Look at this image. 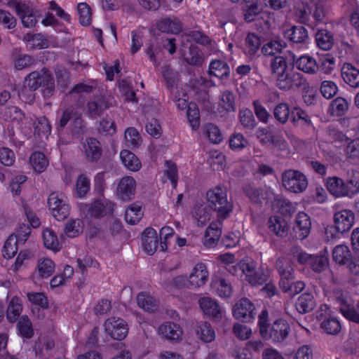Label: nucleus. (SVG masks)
Listing matches in <instances>:
<instances>
[{"mask_svg": "<svg viewBox=\"0 0 359 359\" xmlns=\"http://www.w3.org/2000/svg\"><path fill=\"white\" fill-rule=\"evenodd\" d=\"M29 161L34 170L39 173L43 172L48 165L46 156L39 151L33 153Z\"/></svg>", "mask_w": 359, "mask_h": 359, "instance_id": "ea45409f", "label": "nucleus"}, {"mask_svg": "<svg viewBox=\"0 0 359 359\" xmlns=\"http://www.w3.org/2000/svg\"><path fill=\"white\" fill-rule=\"evenodd\" d=\"M4 118L8 121L20 122L25 118V114L17 107H6L1 113Z\"/></svg>", "mask_w": 359, "mask_h": 359, "instance_id": "de8ad7c7", "label": "nucleus"}, {"mask_svg": "<svg viewBox=\"0 0 359 359\" xmlns=\"http://www.w3.org/2000/svg\"><path fill=\"white\" fill-rule=\"evenodd\" d=\"M204 133L212 143L219 144L222 140V135L219 127L213 123H207L205 126Z\"/></svg>", "mask_w": 359, "mask_h": 359, "instance_id": "603ef678", "label": "nucleus"}, {"mask_svg": "<svg viewBox=\"0 0 359 359\" xmlns=\"http://www.w3.org/2000/svg\"><path fill=\"white\" fill-rule=\"evenodd\" d=\"M88 112L91 118L100 116L109 108V104L102 96H96L87 104Z\"/></svg>", "mask_w": 359, "mask_h": 359, "instance_id": "4be33fe9", "label": "nucleus"}, {"mask_svg": "<svg viewBox=\"0 0 359 359\" xmlns=\"http://www.w3.org/2000/svg\"><path fill=\"white\" fill-rule=\"evenodd\" d=\"M245 6L243 9L244 19L248 22H251L262 13V8L259 4V0H244Z\"/></svg>", "mask_w": 359, "mask_h": 359, "instance_id": "c756f323", "label": "nucleus"}, {"mask_svg": "<svg viewBox=\"0 0 359 359\" xmlns=\"http://www.w3.org/2000/svg\"><path fill=\"white\" fill-rule=\"evenodd\" d=\"M316 41L317 46L323 50H330L334 43V38L333 34L327 29H319L316 34Z\"/></svg>", "mask_w": 359, "mask_h": 359, "instance_id": "c85d7f7f", "label": "nucleus"}, {"mask_svg": "<svg viewBox=\"0 0 359 359\" xmlns=\"http://www.w3.org/2000/svg\"><path fill=\"white\" fill-rule=\"evenodd\" d=\"M295 64L299 70L308 74H315L318 69L316 60L312 57L307 55L299 57Z\"/></svg>", "mask_w": 359, "mask_h": 359, "instance_id": "c9c22d12", "label": "nucleus"}, {"mask_svg": "<svg viewBox=\"0 0 359 359\" xmlns=\"http://www.w3.org/2000/svg\"><path fill=\"white\" fill-rule=\"evenodd\" d=\"M136 299L138 306L147 312H154L158 309L157 301L147 293H139Z\"/></svg>", "mask_w": 359, "mask_h": 359, "instance_id": "f704fd0d", "label": "nucleus"}, {"mask_svg": "<svg viewBox=\"0 0 359 359\" xmlns=\"http://www.w3.org/2000/svg\"><path fill=\"white\" fill-rule=\"evenodd\" d=\"M17 20L15 17L8 11L0 9V25L4 28L12 29L15 27Z\"/></svg>", "mask_w": 359, "mask_h": 359, "instance_id": "338daca9", "label": "nucleus"}, {"mask_svg": "<svg viewBox=\"0 0 359 359\" xmlns=\"http://www.w3.org/2000/svg\"><path fill=\"white\" fill-rule=\"evenodd\" d=\"M158 332L165 339L170 341H177L182 335L180 326L174 323L168 322L158 327Z\"/></svg>", "mask_w": 359, "mask_h": 359, "instance_id": "a878e982", "label": "nucleus"}, {"mask_svg": "<svg viewBox=\"0 0 359 359\" xmlns=\"http://www.w3.org/2000/svg\"><path fill=\"white\" fill-rule=\"evenodd\" d=\"M283 187L293 193L303 192L308 186V180L304 174L296 170H287L282 174Z\"/></svg>", "mask_w": 359, "mask_h": 359, "instance_id": "7ed1b4c3", "label": "nucleus"}, {"mask_svg": "<svg viewBox=\"0 0 359 359\" xmlns=\"http://www.w3.org/2000/svg\"><path fill=\"white\" fill-rule=\"evenodd\" d=\"M158 237L155 229L148 227L142 233V246L149 255H153L158 248Z\"/></svg>", "mask_w": 359, "mask_h": 359, "instance_id": "f3484780", "label": "nucleus"}, {"mask_svg": "<svg viewBox=\"0 0 359 359\" xmlns=\"http://www.w3.org/2000/svg\"><path fill=\"white\" fill-rule=\"evenodd\" d=\"M142 215L141 206L135 203L132 204L126 210V222L130 224H135L141 219Z\"/></svg>", "mask_w": 359, "mask_h": 359, "instance_id": "49530a36", "label": "nucleus"}, {"mask_svg": "<svg viewBox=\"0 0 359 359\" xmlns=\"http://www.w3.org/2000/svg\"><path fill=\"white\" fill-rule=\"evenodd\" d=\"M285 36L296 43H304L309 39L308 32L302 26H292L285 31Z\"/></svg>", "mask_w": 359, "mask_h": 359, "instance_id": "cd10ccee", "label": "nucleus"}, {"mask_svg": "<svg viewBox=\"0 0 359 359\" xmlns=\"http://www.w3.org/2000/svg\"><path fill=\"white\" fill-rule=\"evenodd\" d=\"M20 334L25 338L30 339L34 334L32 324L27 316H22L17 323Z\"/></svg>", "mask_w": 359, "mask_h": 359, "instance_id": "a19ab883", "label": "nucleus"}, {"mask_svg": "<svg viewBox=\"0 0 359 359\" xmlns=\"http://www.w3.org/2000/svg\"><path fill=\"white\" fill-rule=\"evenodd\" d=\"M198 304L201 310L205 315L214 318H222V311L219 304L210 297L199 299Z\"/></svg>", "mask_w": 359, "mask_h": 359, "instance_id": "393cba45", "label": "nucleus"}, {"mask_svg": "<svg viewBox=\"0 0 359 359\" xmlns=\"http://www.w3.org/2000/svg\"><path fill=\"white\" fill-rule=\"evenodd\" d=\"M114 207V203L111 202L96 200L89 206L88 211L92 217L100 218L112 213Z\"/></svg>", "mask_w": 359, "mask_h": 359, "instance_id": "a211bd4d", "label": "nucleus"}, {"mask_svg": "<svg viewBox=\"0 0 359 359\" xmlns=\"http://www.w3.org/2000/svg\"><path fill=\"white\" fill-rule=\"evenodd\" d=\"M48 205L52 215L58 221L66 219L69 215V206L58 193L53 192L49 195Z\"/></svg>", "mask_w": 359, "mask_h": 359, "instance_id": "0eeeda50", "label": "nucleus"}, {"mask_svg": "<svg viewBox=\"0 0 359 359\" xmlns=\"http://www.w3.org/2000/svg\"><path fill=\"white\" fill-rule=\"evenodd\" d=\"M54 269L55 264L51 259L46 258L39 262L38 272L41 278H44L50 276L54 272Z\"/></svg>", "mask_w": 359, "mask_h": 359, "instance_id": "13d9d810", "label": "nucleus"}, {"mask_svg": "<svg viewBox=\"0 0 359 359\" xmlns=\"http://www.w3.org/2000/svg\"><path fill=\"white\" fill-rule=\"evenodd\" d=\"M44 245L48 249H50L55 251L60 250V243L58 242L57 236L53 230L46 229L43 233Z\"/></svg>", "mask_w": 359, "mask_h": 359, "instance_id": "6e6d98bb", "label": "nucleus"}, {"mask_svg": "<svg viewBox=\"0 0 359 359\" xmlns=\"http://www.w3.org/2000/svg\"><path fill=\"white\" fill-rule=\"evenodd\" d=\"M196 332L198 338L203 342L208 343L215 338L214 330L207 322H200L197 324Z\"/></svg>", "mask_w": 359, "mask_h": 359, "instance_id": "72a5a7b5", "label": "nucleus"}, {"mask_svg": "<svg viewBox=\"0 0 359 359\" xmlns=\"http://www.w3.org/2000/svg\"><path fill=\"white\" fill-rule=\"evenodd\" d=\"M354 213L348 210L337 212L334 215V222L337 231L339 233L348 231L354 223Z\"/></svg>", "mask_w": 359, "mask_h": 359, "instance_id": "1a4fd4ad", "label": "nucleus"}, {"mask_svg": "<svg viewBox=\"0 0 359 359\" xmlns=\"http://www.w3.org/2000/svg\"><path fill=\"white\" fill-rule=\"evenodd\" d=\"M270 67L272 74L278 75L288 70L287 59L283 56H276L271 60Z\"/></svg>", "mask_w": 359, "mask_h": 359, "instance_id": "37998d69", "label": "nucleus"}, {"mask_svg": "<svg viewBox=\"0 0 359 359\" xmlns=\"http://www.w3.org/2000/svg\"><path fill=\"white\" fill-rule=\"evenodd\" d=\"M255 307L248 298H242L233 308V316L243 322L250 323L255 316Z\"/></svg>", "mask_w": 359, "mask_h": 359, "instance_id": "6e6552de", "label": "nucleus"}, {"mask_svg": "<svg viewBox=\"0 0 359 359\" xmlns=\"http://www.w3.org/2000/svg\"><path fill=\"white\" fill-rule=\"evenodd\" d=\"M104 326L107 334L115 340L121 341L124 339L128 332L126 322L120 318L111 317L107 318Z\"/></svg>", "mask_w": 359, "mask_h": 359, "instance_id": "39448f33", "label": "nucleus"}, {"mask_svg": "<svg viewBox=\"0 0 359 359\" xmlns=\"http://www.w3.org/2000/svg\"><path fill=\"white\" fill-rule=\"evenodd\" d=\"M341 77L344 82L352 88L359 87V69L351 63L346 62L341 69Z\"/></svg>", "mask_w": 359, "mask_h": 359, "instance_id": "6ab92c4d", "label": "nucleus"}, {"mask_svg": "<svg viewBox=\"0 0 359 359\" xmlns=\"http://www.w3.org/2000/svg\"><path fill=\"white\" fill-rule=\"evenodd\" d=\"M208 206L217 212V219L224 220L233 211V205L227 198V187L222 184L215 186L206 193Z\"/></svg>", "mask_w": 359, "mask_h": 359, "instance_id": "f257e3e1", "label": "nucleus"}, {"mask_svg": "<svg viewBox=\"0 0 359 359\" xmlns=\"http://www.w3.org/2000/svg\"><path fill=\"white\" fill-rule=\"evenodd\" d=\"M208 72L210 76H215L224 79L229 78L230 69L227 63L224 60H215L210 62Z\"/></svg>", "mask_w": 359, "mask_h": 359, "instance_id": "b1692460", "label": "nucleus"}, {"mask_svg": "<svg viewBox=\"0 0 359 359\" xmlns=\"http://www.w3.org/2000/svg\"><path fill=\"white\" fill-rule=\"evenodd\" d=\"M316 306L314 296L309 292L303 293L296 302V308L300 313H306L313 311Z\"/></svg>", "mask_w": 359, "mask_h": 359, "instance_id": "bb28decb", "label": "nucleus"}, {"mask_svg": "<svg viewBox=\"0 0 359 359\" xmlns=\"http://www.w3.org/2000/svg\"><path fill=\"white\" fill-rule=\"evenodd\" d=\"M339 310L341 314L348 320L359 324V301L357 303L356 309L347 304L343 299H339Z\"/></svg>", "mask_w": 359, "mask_h": 359, "instance_id": "7c9ffc66", "label": "nucleus"}, {"mask_svg": "<svg viewBox=\"0 0 359 359\" xmlns=\"http://www.w3.org/2000/svg\"><path fill=\"white\" fill-rule=\"evenodd\" d=\"M311 222L309 216L304 212H299L295 219L293 230L296 237L300 240L305 239L310 233Z\"/></svg>", "mask_w": 359, "mask_h": 359, "instance_id": "9b49d317", "label": "nucleus"}, {"mask_svg": "<svg viewBox=\"0 0 359 359\" xmlns=\"http://www.w3.org/2000/svg\"><path fill=\"white\" fill-rule=\"evenodd\" d=\"M222 220L217 219L211 222L206 229L203 239V244L206 247H214L218 242L222 234Z\"/></svg>", "mask_w": 359, "mask_h": 359, "instance_id": "2eb2a0df", "label": "nucleus"}, {"mask_svg": "<svg viewBox=\"0 0 359 359\" xmlns=\"http://www.w3.org/2000/svg\"><path fill=\"white\" fill-rule=\"evenodd\" d=\"M332 257L339 265L348 264L353 258L350 249L345 245H337L332 250Z\"/></svg>", "mask_w": 359, "mask_h": 359, "instance_id": "2f4dec72", "label": "nucleus"}, {"mask_svg": "<svg viewBox=\"0 0 359 359\" xmlns=\"http://www.w3.org/2000/svg\"><path fill=\"white\" fill-rule=\"evenodd\" d=\"M18 239L13 235H11L6 241L3 248V255L5 258H12L18 251Z\"/></svg>", "mask_w": 359, "mask_h": 359, "instance_id": "864d4df0", "label": "nucleus"}, {"mask_svg": "<svg viewBox=\"0 0 359 359\" xmlns=\"http://www.w3.org/2000/svg\"><path fill=\"white\" fill-rule=\"evenodd\" d=\"M208 278V271L204 264H197L190 273L188 283L194 288L199 287L205 284Z\"/></svg>", "mask_w": 359, "mask_h": 359, "instance_id": "f8f14e48", "label": "nucleus"}, {"mask_svg": "<svg viewBox=\"0 0 359 359\" xmlns=\"http://www.w3.org/2000/svg\"><path fill=\"white\" fill-rule=\"evenodd\" d=\"M25 86L30 90H35L42 87V93L44 97H51L55 91V82L51 73L43 68L40 71H34L29 74L25 79Z\"/></svg>", "mask_w": 359, "mask_h": 359, "instance_id": "f03ea898", "label": "nucleus"}, {"mask_svg": "<svg viewBox=\"0 0 359 359\" xmlns=\"http://www.w3.org/2000/svg\"><path fill=\"white\" fill-rule=\"evenodd\" d=\"M296 259L299 264L306 265L316 273H321L326 269L329 260L323 255H311L304 251L298 252Z\"/></svg>", "mask_w": 359, "mask_h": 359, "instance_id": "20e7f679", "label": "nucleus"}, {"mask_svg": "<svg viewBox=\"0 0 359 359\" xmlns=\"http://www.w3.org/2000/svg\"><path fill=\"white\" fill-rule=\"evenodd\" d=\"M320 93L326 99L332 98L338 92L337 84L332 81H323L320 85Z\"/></svg>", "mask_w": 359, "mask_h": 359, "instance_id": "e2e57ef3", "label": "nucleus"}, {"mask_svg": "<svg viewBox=\"0 0 359 359\" xmlns=\"http://www.w3.org/2000/svg\"><path fill=\"white\" fill-rule=\"evenodd\" d=\"M299 121H302L304 126H313L308 114L299 107H294L291 111V121L296 125Z\"/></svg>", "mask_w": 359, "mask_h": 359, "instance_id": "8fccbe9b", "label": "nucleus"}, {"mask_svg": "<svg viewBox=\"0 0 359 359\" xmlns=\"http://www.w3.org/2000/svg\"><path fill=\"white\" fill-rule=\"evenodd\" d=\"M22 311V306L20 299L16 296L13 297L9 302L6 310L8 321L11 323H15L21 314Z\"/></svg>", "mask_w": 359, "mask_h": 359, "instance_id": "473e14b6", "label": "nucleus"}, {"mask_svg": "<svg viewBox=\"0 0 359 359\" xmlns=\"http://www.w3.org/2000/svg\"><path fill=\"white\" fill-rule=\"evenodd\" d=\"M125 139L131 148L139 147L142 142L141 137L135 128H128L126 130Z\"/></svg>", "mask_w": 359, "mask_h": 359, "instance_id": "0e129e2a", "label": "nucleus"}, {"mask_svg": "<svg viewBox=\"0 0 359 359\" xmlns=\"http://www.w3.org/2000/svg\"><path fill=\"white\" fill-rule=\"evenodd\" d=\"M275 266L280 277H292V275H294V270L291 262L285 257H280L278 258Z\"/></svg>", "mask_w": 359, "mask_h": 359, "instance_id": "58836bf2", "label": "nucleus"}, {"mask_svg": "<svg viewBox=\"0 0 359 359\" xmlns=\"http://www.w3.org/2000/svg\"><path fill=\"white\" fill-rule=\"evenodd\" d=\"M193 217L196 219L198 226H203L210 220V215L203 205H195Z\"/></svg>", "mask_w": 359, "mask_h": 359, "instance_id": "680f3d73", "label": "nucleus"}, {"mask_svg": "<svg viewBox=\"0 0 359 359\" xmlns=\"http://www.w3.org/2000/svg\"><path fill=\"white\" fill-rule=\"evenodd\" d=\"M332 113L337 116H343L348 109V102L344 97H337L330 105Z\"/></svg>", "mask_w": 359, "mask_h": 359, "instance_id": "5fc2aeb1", "label": "nucleus"}, {"mask_svg": "<svg viewBox=\"0 0 359 359\" xmlns=\"http://www.w3.org/2000/svg\"><path fill=\"white\" fill-rule=\"evenodd\" d=\"M247 54L252 57L259 50L261 46L260 38L254 33H249L245 37Z\"/></svg>", "mask_w": 359, "mask_h": 359, "instance_id": "a18cd8bd", "label": "nucleus"}, {"mask_svg": "<svg viewBox=\"0 0 359 359\" xmlns=\"http://www.w3.org/2000/svg\"><path fill=\"white\" fill-rule=\"evenodd\" d=\"M221 109L226 112H233L235 111V97L231 91H224L221 95L218 107L219 113L222 112V111L220 110Z\"/></svg>", "mask_w": 359, "mask_h": 359, "instance_id": "4c0bfd02", "label": "nucleus"}, {"mask_svg": "<svg viewBox=\"0 0 359 359\" xmlns=\"http://www.w3.org/2000/svg\"><path fill=\"white\" fill-rule=\"evenodd\" d=\"M290 111L289 105L283 102L277 104L273 109L274 118L280 123L285 124L289 118Z\"/></svg>", "mask_w": 359, "mask_h": 359, "instance_id": "3c124183", "label": "nucleus"}, {"mask_svg": "<svg viewBox=\"0 0 359 359\" xmlns=\"http://www.w3.org/2000/svg\"><path fill=\"white\" fill-rule=\"evenodd\" d=\"M136 182L132 177H124L118 183L117 193L123 201L131 200L135 196Z\"/></svg>", "mask_w": 359, "mask_h": 359, "instance_id": "ddd939ff", "label": "nucleus"}, {"mask_svg": "<svg viewBox=\"0 0 359 359\" xmlns=\"http://www.w3.org/2000/svg\"><path fill=\"white\" fill-rule=\"evenodd\" d=\"M120 158L123 164L131 171H137L141 167V163L137 157L129 150H122Z\"/></svg>", "mask_w": 359, "mask_h": 359, "instance_id": "e433bc0d", "label": "nucleus"}, {"mask_svg": "<svg viewBox=\"0 0 359 359\" xmlns=\"http://www.w3.org/2000/svg\"><path fill=\"white\" fill-rule=\"evenodd\" d=\"M239 120L243 128L248 130L254 129L257 125L252 111L248 109L240 110Z\"/></svg>", "mask_w": 359, "mask_h": 359, "instance_id": "09e8293b", "label": "nucleus"}, {"mask_svg": "<svg viewBox=\"0 0 359 359\" xmlns=\"http://www.w3.org/2000/svg\"><path fill=\"white\" fill-rule=\"evenodd\" d=\"M279 212L285 216L291 215L295 211V208L287 199L279 198L276 199Z\"/></svg>", "mask_w": 359, "mask_h": 359, "instance_id": "774afa93", "label": "nucleus"}, {"mask_svg": "<svg viewBox=\"0 0 359 359\" xmlns=\"http://www.w3.org/2000/svg\"><path fill=\"white\" fill-rule=\"evenodd\" d=\"M86 159L88 162H97L101 157L102 149L95 138H88L83 145Z\"/></svg>", "mask_w": 359, "mask_h": 359, "instance_id": "dca6fc26", "label": "nucleus"}, {"mask_svg": "<svg viewBox=\"0 0 359 359\" xmlns=\"http://www.w3.org/2000/svg\"><path fill=\"white\" fill-rule=\"evenodd\" d=\"M18 15L21 18L25 27H32L37 22L35 11L25 4L15 2L14 5Z\"/></svg>", "mask_w": 359, "mask_h": 359, "instance_id": "9d476101", "label": "nucleus"}, {"mask_svg": "<svg viewBox=\"0 0 359 359\" xmlns=\"http://www.w3.org/2000/svg\"><path fill=\"white\" fill-rule=\"evenodd\" d=\"M268 228L276 236L284 238L288 233L287 222L280 216H271L268 220Z\"/></svg>", "mask_w": 359, "mask_h": 359, "instance_id": "aec40b11", "label": "nucleus"}, {"mask_svg": "<svg viewBox=\"0 0 359 359\" xmlns=\"http://www.w3.org/2000/svg\"><path fill=\"white\" fill-rule=\"evenodd\" d=\"M156 27L162 32L178 34L182 29V24L177 18H165L157 22Z\"/></svg>", "mask_w": 359, "mask_h": 359, "instance_id": "5701e85b", "label": "nucleus"}, {"mask_svg": "<svg viewBox=\"0 0 359 359\" xmlns=\"http://www.w3.org/2000/svg\"><path fill=\"white\" fill-rule=\"evenodd\" d=\"M321 328L328 334L336 335L341 330V326L339 321L333 317H330L325 319L320 325Z\"/></svg>", "mask_w": 359, "mask_h": 359, "instance_id": "c03bdc74", "label": "nucleus"}, {"mask_svg": "<svg viewBox=\"0 0 359 359\" xmlns=\"http://www.w3.org/2000/svg\"><path fill=\"white\" fill-rule=\"evenodd\" d=\"M82 224L79 219L69 220L65 225V234L70 238L79 236L82 232Z\"/></svg>", "mask_w": 359, "mask_h": 359, "instance_id": "bf43d9fd", "label": "nucleus"}, {"mask_svg": "<svg viewBox=\"0 0 359 359\" xmlns=\"http://www.w3.org/2000/svg\"><path fill=\"white\" fill-rule=\"evenodd\" d=\"M243 191L247 197L254 203H261V200L264 198V191L262 189H257L247 185L244 187Z\"/></svg>", "mask_w": 359, "mask_h": 359, "instance_id": "69168bd1", "label": "nucleus"}, {"mask_svg": "<svg viewBox=\"0 0 359 359\" xmlns=\"http://www.w3.org/2000/svg\"><path fill=\"white\" fill-rule=\"evenodd\" d=\"M347 197L353 198L359 194V172L353 171L346 181Z\"/></svg>", "mask_w": 359, "mask_h": 359, "instance_id": "79ce46f5", "label": "nucleus"}, {"mask_svg": "<svg viewBox=\"0 0 359 359\" xmlns=\"http://www.w3.org/2000/svg\"><path fill=\"white\" fill-rule=\"evenodd\" d=\"M79 22L83 26H88L91 22V9L86 3H80L77 6Z\"/></svg>", "mask_w": 359, "mask_h": 359, "instance_id": "052dcab7", "label": "nucleus"}, {"mask_svg": "<svg viewBox=\"0 0 359 359\" xmlns=\"http://www.w3.org/2000/svg\"><path fill=\"white\" fill-rule=\"evenodd\" d=\"M290 330V325L285 320L277 319L269 328L263 339L276 343L282 342L287 337Z\"/></svg>", "mask_w": 359, "mask_h": 359, "instance_id": "423d86ee", "label": "nucleus"}, {"mask_svg": "<svg viewBox=\"0 0 359 359\" xmlns=\"http://www.w3.org/2000/svg\"><path fill=\"white\" fill-rule=\"evenodd\" d=\"M326 187L335 197H347L346 182L338 177H330L326 180Z\"/></svg>", "mask_w": 359, "mask_h": 359, "instance_id": "412c9836", "label": "nucleus"}, {"mask_svg": "<svg viewBox=\"0 0 359 359\" xmlns=\"http://www.w3.org/2000/svg\"><path fill=\"white\" fill-rule=\"evenodd\" d=\"M180 52L184 60L189 65L201 66L203 62V56L200 48L194 44L189 46H184Z\"/></svg>", "mask_w": 359, "mask_h": 359, "instance_id": "4468645a", "label": "nucleus"}, {"mask_svg": "<svg viewBox=\"0 0 359 359\" xmlns=\"http://www.w3.org/2000/svg\"><path fill=\"white\" fill-rule=\"evenodd\" d=\"M187 116L192 129H198L200 125V114L199 110L195 103H190L189 104Z\"/></svg>", "mask_w": 359, "mask_h": 359, "instance_id": "4d7b16f0", "label": "nucleus"}]
</instances>
